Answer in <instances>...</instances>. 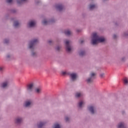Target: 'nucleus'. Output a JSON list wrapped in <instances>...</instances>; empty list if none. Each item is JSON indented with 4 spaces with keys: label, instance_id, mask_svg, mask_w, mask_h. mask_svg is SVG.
Here are the masks:
<instances>
[{
    "label": "nucleus",
    "instance_id": "1",
    "mask_svg": "<svg viewBox=\"0 0 128 128\" xmlns=\"http://www.w3.org/2000/svg\"><path fill=\"white\" fill-rule=\"evenodd\" d=\"M105 40L104 37H100L96 33L92 34V44H98V42H104Z\"/></svg>",
    "mask_w": 128,
    "mask_h": 128
},
{
    "label": "nucleus",
    "instance_id": "2",
    "mask_svg": "<svg viewBox=\"0 0 128 128\" xmlns=\"http://www.w3.org/2000/svg\"><path fill=\"white\" fill-rule=\"evenodd\" d=\"M65 44H66V51L68 52H70L72 50V47H70V41L66 40Z\"/></svg>",
    "mask_w": 128,
    "mask_h": 128
},
{
    "label": "nucleus",
    "instance_id": "3",
    "mask_svg": "<svg viewBox=\"0 0 128 128\" xmlns=\"http://www.w3.org/2000/svg\"><path fill=\"white\" fill-rule=\"evenodd\" d=\"M38 42V39H34V40L31 41L29 44V48H32L34 44Z\"/></svg>",
    "mask_w": 128,
    "mask_h": 128
},
{
    "label": "nucleus",
    "instance_id": "4",
    "mask_svg": "<svg viewBox=\"0 0 128 128\" xmlns=\"http://www.w3.org/2000/svg\"><path fill=\"white\" fill-rule=\"evenodd\" d=\"M94 76H96V74L92 72L90 74V78L87 80V82L88 84H90V82H92V80H94Z\"/></svg>",
    "mask_w": 128,
    "mask_h": 128
},
{
    "label": "nucleus",
    "instance_id": "5",
    "mask_svg": "<svg viewBox=\"0 0 128 128\" xmlns=\"http://www.w3.org/2000/svg\"><path fill=\"white\" fill-rule=\"evenodd\" d=\"M33 88H34V84L31 83L28 85L27 90H28V92H32V90Z\"/></svg>",
    "mask_w": 128,
    "mask_h": 128
},
{
    "label": "nucleus",
    "instance_id": "6",
    "mask_svg": "<svg viewBox=\"0 0 128 128\" xmlns=\"http://www.w3.org/2000/svg\"><path fill=\"white\" fill-rule=\"evenodd\" d=\"M7 86H8V81L4 82L2 84V88H7Z\"/></svg>",
    "mask_w": 128,
    "mask_h": 128
},
{
    "label": "nucleus",
    "instance_id": "7",
    "mask_svg": "<svg viewBox=\"0 0 128 128\" xmlns=\"http://www.w3.org/2000/svg\"><path fill=\"white\" fill-rule=\"evenodd\" d=\"M28 24L29 28H33V26H36V22L31 21L29 22Z\"/></svg>",
    "mask_w": 128,
    "mask_h": 128
},
{
    "label": "nucleus",
    "instance_id": "8",
    "mask_svg": "<svg viewBox=\"0 0 128 128\" xmlns=\"http://www.w3.org/2000/svg\"><path fill=\"white\" fill-rule=\"evenodd\" d=\"M88 108L91 114H94V106H90V107H88Z\"/></svg>",
    "mask_w": 128,
    "mask_h": 128
},
{
    "label": "nucleus",
    "instance_id": "9",
    "mask_svg": "<svg viewBox=\"0 0 128 128\" xmlns=\"http://www.w3.org/2000/svg\"><path fill=\"white\" fill-rule=\"evenodd\" d=\"M70 76L72 80H74L76 78V76H77L76 74H74V73L72 74H70Z\"/></svg>",
    "mask_w": 128,
    "mask_h": 128
},
{
    "label": "nucleus",
    "instance_id": "10",
    "mask_svg": "<svg viewBox=\"0 0 128 128\" xmlns=\"http://www.w3.org/2000/svg\"><path fill=\"white\" fill-rule=\"evenodd\" d=\"M35 92L36 94H40L42 93V88H37L35 89Z\"/></svg>",
    "mask_w": 128,
    "mask_h": 128
},
{
    "label": "nucleus",
    "instance_id": "11",
    "mask_svg": "<svg viewBox=\"0 0 128 128\" xmlns=\"http://www.w3.org/2000/svg\"><path fill=\"white\" fill-rule=\"evenodd\" d=\"M56 8H57V10H62L64 8V7L62 5H56Z\"/></svg>",
    "mask_w": 128,
    "mask_h": 128
},
{
    "label": "nucleus",
    "instance_id": "12",
    "mask_svg": "<svg viewBox=\"0 0 128 128\" xmlns=\"http://www.w3.org/2000/svg\"><path fill=\"white\" fill-rule=\"evenodd\" d=\"M32 104V102L30 101H27L25 103V106H30Z\"/></svg>",
    "mask_w": 128,
    "mask_h": 128
},
{
    "label": "nucleus",
    "instance_id": "13",
    "mask_svg": "<svg viewBox=\"0 0 128 128\" xmlns=\"http://www.w3.org/2000/svg\"><path fill=\"white\" fill-rule=\"evenodd\" d=\"M118 128H124V124L122 122H120L118 124Z\"/></svg>",
    "mask_w": 128,
    "mask_h": 128
},
{
    "label": "nucleus",
    "instance_id": "14",
    "mask_svg": "<svg viewBox=\"0 0 128 128\" xmlns=\"http://www.w3.org/2000/svg\"><path fill=\"white\" fill-rule=\"evenodd\" d=\"M22 118H18L16 119V124H20V122H22Z\"/></svg>",
    "mask_w": 128,
    "mask_h": 128
},
{
    "label": "nucleus",
    "instance_id": "15",
    "mask_svg": "<svg viewBox=\"0 0 128 128\" xmlns=\"http://www.w3.org/2000/svg\"><path fill=\"white\" fill-rule=\"evenodd\" d=\"M14 26L15 28H18V26H20V23H18V22L16 21L14 22Z\"/></svg>",
    "mask_w": 128,
    "mask_h": 128
},
{
    "label": "nucleus",
    "instance_id": "16",
    "mask_svg": "<svg viewBox=\"0 0 128 128\" xmlns=\"http://www.w3.org/2000/svg\"><path fill=\"white\" fill-rule=\"evenodd\" d=\"M27 0H18L17 2L18 4H22V2H26Z\"/></svg>",
    "mask_w": 128,
    "mask_h": 128
},
{
    "label": "nucleus",
    "instance_id": "17",
    "mask_svg": "<svg viewBox=\"0 0 128 128\" xmlns=\"http://www.w3.org/2000/svg\"><path fill=\"white\" fill-rule=\"evenodd\" d=\"M65 34H66V36H70V34H71L72 32H70V31L67 30L66 31H65L64 32Z\"/></svg>",
    "mask_w": 128,
    "mask_h": 128
},
{
    "label": "nucleus",
    "instance_id": "18",
    "mask_svg": "<svg viewBox=\"0 0 128 128\" xmlns=\"http://www.w3.org/2000/svg\"><path fill=\"white\" fill-rule=\"evenodd\" d=\"M82 96V94L80 92H77L76 94V98H80V96Z\"/></svg>",
    "mask_w": 128,
    "mask_h": 128
},
{
    "label": "nucleus",
    "instance_id": "19",
    "mask_svg": "<svg viewBox=\"0 0 128 128\" xmlns=\"http://www.w3.org/2000/svg\"><path fill=\"white\" fill-rule=\"evenodd\" d=\"M44 124V123L42 122H40L39 124H38V128H42V126Z\"/></svg>",
    "mask_w": 128,
    "mask_h": 128
},
{
    "label": "nucleus",
    "instance_id": "20",
    "mask_svg": "<svg viewBox=\"0 0 128 128\" xmlns=\"http://www.w3.org/2000/svg\"><path fill=\"white\" fill-rule=\"evenodd\" d=\"M124 82L125 84H128V78H124Z\"/></svg>",
    "mask_w": 128,
    "mask_h": 128
},
{
    "label": "nucleus",
    "instance_id": "21",
    "mask_svg": "<svg viewBox=\"0 0 128 128\" xmlns=\"http://www.w3.org/2000/svg\"><path fill=\"white\" fill-rule=\"evenodd\" d=\"M82 104H84V102L81 101L78 103V106L79 108H82Z\"/></svg>",
    "mask_w": 128,
    "mask_h": 128
},
{
    "label": "nucleus",
    "instance_id": "22",
    "mask_svg": "<svg viewBox=\"0 0 128 128\" xmlns=\"http://www.w3.org/2000/svg\"><path fill=\"white\" fill-rule=\"evenodd\" d=\"M96 8V5H90V10H94Z\"/></svg>",
    "mask_w": 128,
    "mask_h": 128
},
{
    "label": "nucleus",
    "instance_id": "23",
    "mask_svg": "<svg viewBox=\"0 0 128 128\" xmlns=\"http://www.w3.org/2000/svg\"><path fill=\"white\" fill-rule=\"evenodd\" d=\"M48 22L46 21V20H44L43 22H42V24L44 26H46V24H48Z\"/></svg>",
    "mask_w": 128,
    "mask_h": 128
},
{
    "label": "nucleus",
    "instance_id": "24",
    "mask_svg": "<svg viewBox=\"0 0 128 128\" xmlns=\"http://www.w3.org/2000/svg\"><path fill=\"white\" fill-rule=\"evenodd\" d=\"M86 52H84L82 51L80 52V56H84Z\"/></svg>",
    "mask_w": 128,
    "mask_h": 128
},
{
    "label": "nucleus",
    "instance_id": "25",
    "mask_svg": "<svg viewBox=\"0 0 128 128\" xmlns=\"http://www.w3.org/2000/svg\"><path fill=\"white\" fill-rule=\"evenodd\" d=\"M54 128H60V126L58 124H55L54 126Z\"/></svg>",
    "mask_w": 128,
    "mask_h": 128
},
{
    "label": "nucleus",
    "instance_id": "26",
    "mask_svg": "<svg viewBox=\"0 0 128 128\" xmlns=\"http://www.w3.org/2000/svg\"><path fill=\"white\" fill-rule=\"evenodd\" d=\"M6 2L8 4H10L12 2V0H6Z\"/></svg>",
    "mask_w": 128,
    "mask_h": 128
},
{
    "label": "nucleus",
    "instance_id": "27",
    "mask_svg": "<svg viewBox=\"0 0 128 128\" xmlns=\"http://www.w3.org/2000/svg\"><path fill=\"white\" fill-rule=\"evenodd\" d=\"M65 120L66 122H68V120H70V118H68V117H66L65 118Z\"/></svg>",
    "mask_w": 128,
    "mask_h": 128
},
{
    "label": "nucleus",
    "instance_id": "28",
    "mask_svg": "<svg viewBox=\"0 0 128 128\" xmlns=\"http://www.w3.org/2000/svg\"><path fill=\"white\" fill-rule=\"evenodd\" d=\"M8 40H4V43L5 44H8Z\"/></svg>",
    "mask_w": 128,
    "mask_h": 128
},
{
    "label": "nucleus",
    "instance_id": "29",
    "mask_svg": "<svg viewBox=\"0 0 128 128\" xmlns=\"http://www.w3.org/2000/svg\"><path fill=\"white\" fill-rule=\"evenodd\" d=\"M60 47L58 46V47L56 48V50H60Z\"/></svg>",
    "mask_w": 128,
    "mask_h": 128
},
{
    "label": "nucleus",
    "instance_id": "30",
    "mask_svg": "<svg viewBox=\"0 0 128 128\" xmlns=\"http://www.w3.org/2000/svg\"><path fill=\"white\" fill-rule=\"evenodd\" d=\"M100 76H101L102 78L104 76V74H100Z\"/></svg>",
    "mask_w": 128,
    "mask_h": 128
},
{
    "label": "nucleus",
    "instance_id": "31",
    "mask_svg": "<svg viewBox=\"0 0 128 128\" xmlns=\"http://www.w3.org/2000/svg\"><path fill=\"white\" fill-rule=\"evenodd\" d=\"M66 74V72H62V74H63L64 76V74Z\"/></svg>",
    "mask_w": 128,
    "mask_h": 128
},
{
    "label": "nucleus",
    "instance_id": "32",
    "mask_svg": "<svg viewBox=\"0 0 128 128\" xmlns=\"http://www.w3.org/2000/svg\"><path fill=\"white\" fill-rule=\"evenodd\" d=\"M114 38H116V35L114 34L113 36Z\"/></svg>",
    "mask_w": 128,
    "mask_h": 128
},
{
    "label": "nucleus",
    "instance_id": "33",
    "mask_svg": "<svg viewBox=\"0 0 128 128\" xmlns=\"http://www.w3.org/2000/svg\"><path fill=\"white\" fill-rule=\"evenodd\" d=\"M84 40H80V44H82V42H84Z\"/></svg>",
    "mask_w": 128,
    "mask_h": 128
},
{
    "label": "nucleus",
    "instance_id": "34",
    "mask_svg": "<svg viewBox=\"0 0 128 128\" xmlns=\"http://www.w3.org/2000/svg\"><path fill=\"white\" fill-rule=\"evenodd\" d=\"M2 68L0 67V72H2Z\"/></svg>",
    "mask_w": 128,
    "mask_h": 128
},
{
    "label": "nucleus",
    "instance_id": "35",
    "mask_svg": "<svg viewBox=\"0 0 128 128\" xmlns=\"http://www.w3.org/2000/svg\"><path fill=\"white\" fill-rule=\"evenodd\" d=\"M48 42L49 44H50V43L52 42V40H49V41Z\"/></svg>",
    "mask_w": 128,
    "mask_h": 128
},
{
    "label": "nucleus",
    "instance_id": "36",
    "mask_svg": "<svg viewBox=\"0 0 128 128\" xmlns=\"http://www.w3.org/2000/svg\"><path fill=\"white\" fill-rule=\"evenodd\" d=\"M32 56H34V52L32 53Z\"/></svg>",
    "mask_w": 128,
    "mask_h": 128
},
{
    "label": "nucleus",
    "instance_id": "37",
    "mask_svg": "<svg viewBox=\"0 0 128 128\" xmlns=\"http://www.w3.org/2000/svg\"><path fill=\"white\" fill-rule=\"evenodd\" d=\"M7 58H10V56L9 55L7 56Z\"/></svg>",
    "mask_w": 128,
    "mask_h": 128
}]
</instances>
